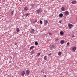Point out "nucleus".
I'll return each instance as SVG.
<instances>
[{
    "mask_svg": "<svg viewBox=\"0 0 77 77\" xmlns=\"http://www.w3.org/2000/svg\"><path fill=\"white\" fill-rule=\"evenodd\" d=\"M68 27L69 29H71V28H72V27H73V25L72 24L68 23Z\"/></svg>",
    "mask_w": 77,
    "mask_h": 77,
    "instance_id": "nucleus-1",
    "label": "nucleus"
},
{
    "mask_svg": "<svg viewBox=\"0 0 77 77\" xmlns=\"http://www.w3.org/2000/svg\"><path fill=\"white\" fill-rule=\"evenodd\" d=\"M25 71H23L22 72H21V75L22 76H24V75L25 74Z\"/></svg>",
    "mask_w": 77,
    "mask_h": 77,
    "instance_id": "nucleus-2",
    "label": "nucleus"
},
{
    "mask_svg": "<svg viewBox=\"0 0 77 77\" xmlns=\"http://www.w3.org/2000/svg\"><path fill=\"white\" fill-rule=\"evenodd\" d=\"M26 74L27 75H29V74H30V71L27 70L26 71Z\"/></svg>",
    "mask_w": 77,
    "mask_h": 77,
    "instance_id": "nucleus-3",
    "label": "nucleus"
},
{
    "mask_svg": "<svg viewBox=\"0 0 77 77\" xmlns=\"http://www.w3.org/2000/svg\"><path fill=\"white\" fill-rule=\"evenodd\" d=\"M64 14L66 15H68L69 14V12L68 11H66L64 12Z\"/></svg>",
    "mask_w": 77,
    "mask_h": 77,
    "instance_id": "nucleus-4",
    "label": "nucleus"
},
{
    "mask_svg": "<svg viewBox=\"0 0 77 77\" xmlns=\"http://www.w3.org/2000/svg\"><path fill=\"white\" fill-rule=\"evenodd\" d=\"M34 32H35V29H32L30 31V32L31 33H34Z\"/></svg>",
    "mask_w": 77,
    "mask_h": 77,
    "instance_id": "nucleus-5",
    "label": "nucleus"
},
{
    "mask_svg": "<svg viewBox=\"0 0 77 77\" xmlns=\"http://www.w3.org/2000/svg\"><path fill=\"white\" fill-rule=\"evenodd\" d=\"M44 24L45 25H47V23H48V21L46 20H44Z\"/></svg>",
    "mask_w": 77,
    "mask_h": 77,
    "instance_id": "nucleus-6",
    "label": "nucleus"
},
{
    "mask_svg": "<svg viewBox=\"0 0 77 77\" xmlns=\"http://www.w3.org/2000/svg\"><path fill=\"white\" fill-rule=\"evenodd\" d=\"M63 14L62 13H61L59 14V17L60 18H61V17H63Z\"/></svg>",
    "mask_w": 77,
    "mask_h": 77,
    "instance_id": "nucleus-7",
    "label": "nucleus"
},
{
    "mask_svg": "<svg viewBox=\"0 0 77 77\" xmlns=\"http://www.w3.org/2000/svg\"><path fill=\"white\" fill-rule=\"evenodd\" d=\"M41 10L40 9H38L36 10L37 13H39L41 12Z\"/></svg>",
    "mask_w": 77,
    "mask_h": 77,
    "instance_id": "nucleus-8",
    "label": "nucleus"
},
{
    "mask_svg": "<svg viewBox=\"0 0 77 77\" xmlns=\"http://www.w3.org/2000/svg\"><path fill=\"white\" fill-rule=\"evenodd\" d=\"M72 50L73 51H75L76 50V48L75 47H74L72 48Z\"/></svg>",
    "mask_w": 77,
    "mask_h": 77,
    "instance_id": "nucleus-9",
    "label": "nucleus"
},
{
    "mask_svg": "<svg viewBox=\"0 0 77 77\" xmlns=\"http://www.w3.org/2000/svg\"><path fill=\"white\" fill-rule=\"evenodd\" d=\"M77 3V2L75 1H73L72 2V4H75Z\"/></svg>",
    "mask_w": 77,
    "mask_h": 77,
    "instance_id": "nucleus-10",
    "label": "nucleus"
},
{
    "mask_svg": "<svg viewBox=\"0 0 77 77\" xmlns=\"http://www.w3.org/2000/svg\"><path fill=\"white\" fill-rule=\"evenodd\" d=\"M14 11L13 10H12L11 11V15L12 16L13 15V14H14Z\"/></svg>",
    "mask_w": 77,
    "mask_h": 77,
    "instance_id": "nucleus-11",
    "label": "nucleus"
},
{
    "mask_svg": "<svg viewBox=\"0 0 77 77\" xmlns=\"http://www.w3.org/2000/svg\"><path fill=\"white\" fill-rule=\"evenodd\" d=\"M28 10V8H27V7H25L24 8V10H25V11H27Z\"/></svg>",
    "mask_w": 77,
    "mask_h": 77,
    "instance_id": "nucleus-12",
    "label": "nucleus"
},
{
    "mask_svg": "<svg viewBox=\"0 0 77 77\" xmlns=\"http://www.w3.org/2000/svg\"><path fill=\"white\" fill-rule=\"evenodd\" d=\"M60 35H63V31H60Z\"/></svg>",
    "mask_w": 77,
    "mask_h": 77,
    "instance_id": "nucleus-13",
    "label": "nucleus"
},
{
    "mask_svg": "<svg viewBox=\"0 0 77 77\" xmlns=\"http://www.w3.org/2000/svg\"><path fill=\"white\" fill-rule=\"evenodd\" d=\"M64 42L63 40H61L60 42V43L61 44H64Z\"/></svg>",
    "mask_w": 77,
    "mask_h": 77,
    "instance_id": "nucleus-14",
    "label": "nucleus"
},
{
    "mask_svg": "<svg viewBox=\"0 0 77 77\" xmlns=\"http://www.w3.org/2000/svg\"><path fill=\"white\" fill-rule=\"evenodd\" d=\"M17 32H20V29L17 28L16 29Z\"/></svg>",
    "mask_w": 77,
    "mask_h": 77,
    "instance_id": "nucleus-15",
    "label": "nucleus"
},
{
    "mask_svg": "<svg viewBox=\"0 0 77 77\" xmlns=\"http://www.w3.org/2000/svg\"><path fill=\"white\" fill-rule=\"evenodd\" d=\"M61 10L63 11H65V8H64V7H62L61 8Z\"/></svg>",
    "mask_w": 77,
    "mask_h": 77,
    "instance_id": "nucleus-16",
    "label": "nucleus"
},
{
    "mask_svg": "<svg viewBox=\"0 0 77 77\" xmlns=\"http://www.w3.org/2000/svg\"><path fill=\"white\" fill-rule=\"evenodd\" d=\"M35 45H38V42H35Z\"/></svg>",
    "mask_w": 77,
    "mask_h": 77,
    "instance_id": "nucleus-17",
    "label": "nucleus"
},
{
    "mask_svg": "<svg viewBox=\"0 0 77 77\" xmlns=\"http://www.w3.org/2000/svg\"><path fill=\"white\" fill-rule=\"evenodd\" d=\"M62 54V53H61V52H59L58 53V55L59 56H60L61 55V54Z\"/></svg>",
    "mask_w": 77,
    "mask_h": 77,
    "instance_id": "nucleus-18",
    "label": "nucleus"
},
{
    "mask_svg": "<svg viewBox=\"0 0 77 77\" xmlns=\"http://www.w3.org/2000/svg\"><path fill=\"white\" fill-rule=\"evenodd\" d=\"M44 59L46 60H47V57L46 56H45L44 57Z\"/></svg>",
    "mask_w": 77,
    "mask_h": 77,
    "instance_id": "nucleus-19",
    "label": "nucleus"
},
{
    "mask_svg": "<svg viewBox=\"0 0 77 77\" xmlns=\"http://www.w3.org/2000/svg\"><path fill=\"white\" fill-rule=\"evenodd\" d=\"M34 48V46H31L30 49H29V50H32V48Z\"/></svg>",
    "mask_w": 77,
    "mask_h": 77,
    "instance_id": "nucleus-20",
    "label": "nucleus"
},
{
    "mask_svg": "<svg viewBox=\"0 0 77 77\" xmlns=\"http://www.w3.org/2000/svg\"><path fill=\"white\" fill-rule=\"evenodd\" d=\"M40 23L41 24H42V21L41 20H40Z\"/></svg>",
    "mask_w": 77,
    "mask_h": 77,
    "instance_id": "nucleus-21",
    "label": "nucleus"
},
{
    "mask_svg": "<svg viewBox=\"0 0 77 77\" xmlns=\"http://www.w3.org/2000/svg\"><path fill=\"white\" fill-rule=\"evenodd\" d=\"M31 6H32V8H34L35 5L34 4H32L31 5Z\"/></svg>",
    "mask_w": 77,
    "mask_h": 77,
    "instance_id": "nucleus-22",
    "label": "nucleus"
},
{
    "mask_svg": "<svg viewBox=\"0 0 77 77\" xmlns=\"http://www.w3.org/2000/svg\"><path fill=\"white\" fill-rule=\"evenodd\" d=\"M40 54H41L40 53H38L37 55V56L38 57V56H39Z\"/></svg>",
    "mask_w": 77,
    "mask_h": 77,
    "instance_id": "nucleus-23",
    "label": "nucleus"
},
{
    "mask_svg": "<svg viewBox=\"0 0 77 77\" xmlns=\"http://www.w3.org/2000/svg\"><path fill=\"white\" fill-rule=\"evenodd\" d=\"M58 40H59V38H57L55 39V41H58Z\"/></svg>",
    "mask_w": 77,
    "mask_h": 77,
    "instance_id": "nucleus-24",
    "label": "nucleus"
},
{
    "mask_svg": "<svg viewBox=\"0 0 77 77\" xmlns=\"http://www.w3.org/2000/svg\"><path fill=\"white\" fill-rule=\"evenodd\" d=\"M29 15V13H28L26 14V16H28V15Z\"/></svg>",
    "mask_w": 77,
    "mask_h": 77,
    "instance_id": "nucleus-25",
    "label": "nucleus"
},
{
    "mask_svg": "<svg viewBox=\"0 0 77 77\" xmlns=\"http://www.w3.org/2000/svg\"><path fill=\"white\" fill-rule=\"evenodd\" d=\"M69 45V42H68L67 43V45Z\"/></svg>",
    "mask_w": 77,
    "mask_h": 77,
    "instance_id": "nucleus-26",
    "label": "nucleus"
},
{
    "mask_svg": "<svg viewBox=\"0 0 77 77\" xmlns=\"http://www.w3.org/2000/svg\"><path fill=\"white\" fill-rule=\"evenodd\" d=\"M32 54H34V51H32L31 52Z\"/></svg>",
    "mask_w": 77,
    "mask_h": 77,
    "instance_id": "nucleus-27",
    "label": "nucleus"
},
{
    "mask_svg": "<svg viewBox=\"0 0 77 77\" xmlns=\"http://www.w3.org/2000/svg\"><path fill=\"white\" fill-rule=\"evenodd\" d=\"M51 53H50L48 55V56H51Z\"/></svg>",
    "mask_w": 77,
    "mask_h": 77,
    "instance_id": "nucleus-28",
    "label": "nucleus"
},
{
    "mask_svg": "<svg viewBox=\"0 0 77 77\" xmlns=\"http://www.w3.org/2000/svg\"><path fill=\"white\" fill-rule=\"evenodd\" d=\"M17 45V43L15 42V45Z\"/></svg>",
    "mask_w": 77,
    "mask_h": 77,
    "instance_id": "nucleus-29",
    "label": "nucleus"
},
{
    "mask_svg": "<svg viewBox=\"0 0 77 77\" xmlns=\"http://www.w3.org/2000/svg\"><path fill=\"white\" fill-rule=\"evenodd\" d=\"M49 34L50 35H51V33L50 32H49Z\"/></svg>",
    "mask_w": 77,
    "mask_h": 77,
    "instance_id": "nucleus-30",
    "label": "nucleus"
},
{
    "mask_svg": "<svg viewBox=\"0 0 77 77\" xmlns=\"http://www.w3.org/2000/svg\"><path fill=\"white\" fill-rule=\"evenodd\" d=\"M62 23V21H59V23Z\"/></svg>",
    "mask_w": 77,
    "mask_h": 77,
    "instance_id": "nucleus-31",
    "label": "nucleus"
},
{
    "mask_svg": "<svg viewBox=\"0 0 77 77\" xmlns=\"http://www.w3.org/2000/svg\"><path fill=\"white\" fill-rule=\"evenodd\" d=\"M44 77H47V75H45L44 76Z\"/></svg>",
    "mask_w": 77,
    "mask_h": 77,
    "instance_id": "nucleus-32",
    "label": "nucleus"
},
{
    "mask_svg": "<svg viewBox=\"0 0 77 77\" xmlns=\"http://www.w3.org/2000/svg\"><path fill=\"white\" fill-rule=\"evenodd\" d=\"M36 22H37V20H35V21L34 23H36Z\"/></svg>",
    "mask_w": 77,
    "mask_h": 77,
    "instance_id": "nucleus-33",
    "label": "nucleus"
},
{
    "mask_svg": "<svg viewBox=\"0 0 77 77\" xmlns=\"http://www.w3.org/2000/svg\"><path fill=\"white\" fill-rule=\"evenodd\" d=\"M19 1H21V0H19Z\"/></svg>",
    "mask_w": 77,
    "mask_h": 77,
    "instance_id": "nucleus-34",
    "label": "nucleus"
},
{
    "mask_svg": "<svg viewBox=\"0 0 77 77\" xmlns=\"http://www.w3.org/2000/svg\"><path fill=\"white\" fill-rule=\"evenodd\" d=\"M73 37H74V35H73Z\"/></svg>",
    "mask_w": 77,
    "mask_h": 77,
    "instance_id": "nucleus-35",
    "label": "nucleus"
}]
</instances>
